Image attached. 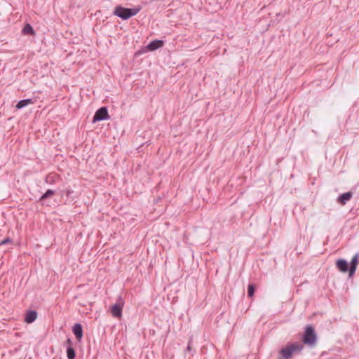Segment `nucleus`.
<instances>
[{
  "label": "nucleus",
  "instance_id": "nucleus-1",
  "mask_svg": "<svg viewBox=\"0 0 359 359\" xmlns=\"http://www.w3.org/2000/svg\"><path fill=\"white\" fill-rule=\"evenodd\" d=\"M140 11V8H126L121 6H116L114 15L118 16L123 20H127L135 15Z\"/></svg>",
  "mask_w": 359,
  "mask_h": 359
},
{
  "label": "nucleus",
  "instance_id": "nucleus-2",
  "mask_svg": "<svg viewBox=\"0 0 359 359\" xmlns=\"http://www.w3.org/2000/svg\"><path fill=\"white\" fill-rule=\"evenodd\" d=\"M302 348L303 346L301 344H292L281 349L280 351L281 357L278 359H290L294 351H300Z\"/></svg>",
  "mask_w": 359,
  "mask_h": 359
},
{
  "label": "nucleus",
  "instance_id": "nucleus-3",
  "mask_svg": "<svg viewBox=\"0 0 359 359\" xmlns=\"http://www.w3.org/2000/svg\"><path fill=\"white\" fill-rule=\"evenodd\" d=\"M124 306V301L122 298H118L116 304L112 305L110 309L111 315L118 318H121L122 316V311Z\"/></svg>",
  "mask_w": 359,
  "mask_h": 359
},
{
  "label": "nucleus",
  "instance_id": "nucleus-4",
  "mask_svg": "<svg viewBox=\"0 0 359 359\" xmlns=\"http://www.w3.org/2000/svg\"><path fill=\"white\" fill-rule=\"evenodd\" d=\"M316 341V336L314 329L311 326H307L305 330V334L303 338V341L306 344L313 345Z\"/></svg>",
  "mask_w": 359,
  "mask_h": 359
},
{
  "label": "nucleus",
  "instance_id": "nucleus-5",
  "mask_svg": "<svg viewBox=\"0 0 359 359\" xmlns=\"http://www.w3.org/2000/svg\"><path fill=\"white\" fill-rule=\"evenodd\" d=\"M109 118L108 111L106 107L100 108L95 114L93 122L107 119Z\"/></svg>",
  "mask_w": 359,
  "mask_h": 359
},
{
  "label": "nucleus",
  "instance_id": "nucleus-6",
  "mask_svg": "<svg viewBox=\"0 0 359 359\" xmlns=\"http://www.w3.org/2000/svg\"><path fill=\"white\" fill-rule=\"evenodd\" d=\"M359 255L356 254L353 256L351 262V266L349 268V276H352L355 272L357 266L358 264Z\"/></svg>",
  "mask_w": 359,
  "mask_h": 359
},
{
  "label": "nucleus",
  "instance_id": "nucleus-7",
  "mask_svg": "<svg viewBox=\"0 0 359 359\" xmlns=\"http://www.w3.org/2000/svg\"><path fill=\"white\" fill-rule=\"evenodd\" d=\"M336 266L341 272L346 273L348 271H349L348 264L344 259H338L336 262Z\"/></svg>",
  "mask_w": 359,
  "mask_h": 359
},
{
  "label": "nucleus",
  "instance_id": "nucleus-8",
  "mask_svg": "<svg viewBox=\"0 0 359 359\" xmlns=\"http://www.w3.org/2000/svg\"><path fill=\"white\" fill-rule=\"evenodd\" d=\"M164 43L161 40H155L149 43L147 46V49L150 51H154L163 46Z\"/></svg>",
  "mask_w": 359,
  "mask_h": 359
},
{
  "label": "nucleus",
  "instance_id": "nucleus-9",
  "mask_svg": "<svg viewBox=\"0 0 359 359\" xmlns=\"http://www.w3.org/2000/svg\"><path fill=\"white\" fill-rule=\"evenodd\" d=\"M36 318H37L36 312L34 311H30L26 313L25 321L27 323H32L36 319Z\"/></svg>",
  "mask_w": 359,
  "mask_h": 359
},
{
  "label": "nucleus",
  "instance_id": "nucleus-10",
  "mask_svg": "<svg viewBox=\"0 0 359 359\" xmlns=\"http://www.w3.org/2000/svg\"><path fill=\"white\" fill-rule=\"evenodd\" d=\"M352 196L351 192L344 193L338 198V202L341 205H345L351 198Z\"/></svg>",
  "mask_w": 359,
  "mask_h": 359
},
{
  "label": "nucleus",
  "instance_id": "nucleus-11",
  "mask_svg": "<svg viewBox=\"0 0 359 359\" xmlns=\"http://www.w3.org/2000/svg\"><path fill=\"white\" fill-rule=\"evenodd\" d=\"M73 332L77 339L80 340L83 336L82 327L80 324H76L73 327Z\"/></svg>",
  "mask_w": 359,
  "mask_h": 359
},
{
  "label": "nucleus",
  "instance_id": "nucleus-12",
  "mask_svg": "<svg viewBox=\"0 0 359 359\" xmlns=\"http://www.w3.org/2000/svg\"><path fill=\"white\" fill-rule=\"evenodd\" d=\"M34 104V102L31 99H26L20 100L15 106V107L18 109H22L26 107L28 104Z\"/></svg>",
  "mask_w": 359,
  "mask_h": 359
},
{
  "label": "nucleus",
  "instance_id": "nucleus-13",
  "mask_svg": "<svg viewBox=\"0 0 359 359\" xmlns=\"http://www.w3.org/2000/svg\"><path fill=\"white\" fill-rule=\"evenodd\" d=\"M22 33L24 34H31V35H34V31L32 28V27L29 25V24H27L23 29H22Z\"/></svg>",
  "mask_w": 359,
  "mask_h": 359
},
{
  "label": "nucleus",
  "instance_id": "nucleus-14",
  "mask_svg": "<svg viewBox=\"0 0 359 359\" xmlns=\"http://www.w3.org/2000/svg\"><path fill=\"white\" fill-rule=\"evenodd\" d=\"M67 354L69 359H74L75 358V351L71 346L67 348Z\"/></svg>",
  "mask_w": 359,
  "mask_h": 359
},
{
  "label": "nucleus",
  "instance_id": "nucleus-15",
  "mask_svg": "<svg viewBox=\"0 0 359 359\" xmlns=\"http://www.w3.org/2000/svg\"><path fill=\"white\" fill-rule=\"evenodd\" d=\"M54 194V191L51 189H48L40 198L41 201H43L44 199L51 197Z\"/></svg>",
  "mask_w": 359,
  "mask_h": 359
},
{
  "label": "nucleus",
  "instance_id": "nucleus-16",
  "mask_svg": "<svg viewBox=\"0 0 359 359\" xmlns=\"http://www.w3.org/2000/svg\"><path fill=\"white\" fill-rule=\"evenodd\" d=\"M248 294L250 297H252L255 293V287L253 285L250 284L248 285Z\"/></svg>",
  "mask_w": 359,
  "mask_h": 359
},
{
  "label": "nucleus",
  "instance_id": "nucleus-17",
  "mask_svg": "<svg viewBox=\"0 0 359 359\" xmlns=\"http://www.w3.org/2000/svg\"><path fill=\"white\" fill-rule=\"evenodd\" d=\"M9 241H9V239H6V240H4V241H1V243H0V245H4V244H6V243H8Z\"/></svg>",
  "mask_w": 359,
  "mask_h": 359
},
{
  "label": "nucleus",
  "instance_id": "nucleus-18",
  "mask_svg": "<svg viewBox=\"0 0 359 359\" xmlns=\"http://www.w3.org/2000/svg\"><path fill=\"white\" fill-rule=\"evenodd\" d=\"M67 342L68 344H71V343H72V341H71V340H70V339H68V340L67 341Z\"/></svg>",
  "mask_w": 359,
  "mask_h": 359
}]
</instances>
